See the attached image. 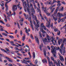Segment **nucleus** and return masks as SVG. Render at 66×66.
Here are the masks:
<instances>
[{
	"label": "nucleus",
	"mask_w": 66,
	"mask_h": 66,
	"mask_svg": "<svg viewBox=\"0 0 66 66\" xmlns=\"http://www.w3.org/2000/svg\"><path fill=\"white\" fill-rule=\"evenodd\" d=\"M57 61L58 62V65H57V66H61V65H60V64L61 63V61H60V60L59 59H58L57 60Z\"/></svg>",
	"instance_id": "obj_17"
},
{
	"label": "nucleus",
	"mask_w": 66,
	"mask_h": 66,
	"mask_svg": "<svg viewBox=\"0 0 66 66\" xmlns=\"http://www.w3.org/2000/svg\"><path fill=\"white\" fill-rule=\"evenodd\" d=\"M64 45V40L62 42L61 44V49H60L59 47H57L58 50L60 51V53H61V54H62L63 55H65V52H66L65 47H63Z\"/></svg>",
	"instance_id": "obj_2"
},
{
	"label": "nucleus",
	"mask_w": 66,
	"mask_h": 66,
	"mask_svg": "<svg viewBox=\"0 0 66 66\" xmlns=\"http://www.w3.org/2000/svg\"><path fill=\"white\" fill-rule=\"evenodd\" d=\"M30 36L31 37V38H32V39H34V38H33V36L32 35V34H31L30 35Z\"/></svg>",
	"instance_id": "obj_45"
},
{
	"label": "nucleus",
	"mask_w": 66,
	"mask_h": 66,
	"mask_svg": "<svg viewBox=\"0 0 66 66\" xmlns=\"http://www.w3.org/2000/svg\"><path fill=\"white\" fill-rule=\"evenodd\" d=\"M43 42L45 45L46 44V43L48 42V41L47 40V39L46 38H45L43 40Z\"/></svg>",
	"instance_id": "obj_15"
},
{
	"label": "nucleus",
	"mask_w": 66,
	"mask_h": 66,
	"mask_svg": "<svg viewBox=\"0 0 66 66\" xmlns=\"http://www.w3.org/2000/svg\"><path fill=\"white\" fill-rule=\"evenodd\" d=\"M54 62V64H56V65L57 66V65H58L59 64H58V63L57 62V61L55 60H54L53 61Z\"/></svg>",
	"instance_id": "obj_28"
},
{
	"label": "nucleus",
	"mask_w": 66,
	"mask_h": 66,
	"mask_svg": "<svg viewBox=\"0 0 66 66\" xmlns=\"http://www.w3.org/2000/svg\"><path fill=\"white\" fill-rule=\"evenodd\" d=\"M57 34L58 35H60V31L59 30L58 31V32L57 33Z\"/></svg>",
	"instance_id": "obj_58"
},
{
	"label": "nucleus",
	"mask_w": 66,
	"mask_h": 66,
	"mask_svg": "<svg viewBox=\"0 0 66 66\" xmlns=\"http://www.w3.org/2000/svg\"><path fill=\"white\" fill-rule=\"evenodd\" d=\"M42 8L44 12L47 14V16H49L50 14H49V12L47 11V10H46V7L44 8V7H42Z\"/></svg>",
	"instance_id": "obj_7"
},
{
	"label": "nucleus",
	"mask_w": 66,
	"mask_h": 66,
	"mask_svg": "<svg viewBox=\"0 0 66 66\" xmlns=\"http://www.w3.org/2000/svg\"><path fill=\"white\" fill-rule=\"evenodd\" d=\"M51 47L52 49H51V51L52 53H56V50H58V49H57V48L56 47H54L53 46H51Z\"/></svg>",
	"instance_id": "obj_4"
},
{
	"label": "nucleus",
	"mask_w": 66,
	"mask_h": 66,
	"mask_svg": "<svg viewBox=\"0 0 66 66\" xmlns=\"http://www.w3.org/2000/svg\"><path fill=\"white\" fill-rule=\"evenodd\" d=\"M39 13H40L39 15L40 16L41 19H42V20H44V17H43V16L42 15V14H40L41 13V11H40V12H39Z\"/></svg>",
	"instance_id": "obj_29"
},
{
	"label": "nucleus",
	"mask_w": 66,
	"mask_h": 66,
	"mask_svg": "<svg viewBox=\"0 0 66 66\" xmlns=\"http://www.w3.org/2000/svg\"><path fill=\"white\" fill-rule=\"evenodd\" d=\"M56 53H53V54L54 56V57H55V58H56V57H57V56H56Z\"/></svg>",
	"instance_id": "obj_31"
},
{
	"label": "nucleus",
	"mask_w": 66,
	"mask_h": 66,
	"mask_svg": "<svg viewBox=\"0 0 66 66\" xmlns=\"http://www.w3.org/2000/svg\"><path fill=\"white\" fill-rule=\"evenodd\" d=\"M56 6V4H54V5L53 6H52V4L51 6L50 7L51 8V10L52 9V8L55 7Z\"/></svg>",
	"instance_id": "obj_25"
},
{
	"label": "nucleus",
	"mask_w": 66,
	"mask_h": 66,
	"mask_svg": "<svg viewBox=\"0 0 66 66\" xmlns=\"http://www.w3.org/2000/svg\"><path fill=\"white\" fill-rule=\"evenodd\" d=\"M53 29H54V31L55 32H57V30H58L57 29L55 28V26H54Z\"/></svg>",
	"instance_id": "obj_21"
},
{
	"label": "nucleus",
	"mask_w": 66,
	"mask_h": 66,
	"mask_svg": "<svg viewBox=\"0 0 66 66\" xmlns=\"http://www.w3.org/2000/svg\"><path fill=\"white\" fill-rule=\"evenodd\" d=\"M45 18L46 19V21L48 22V24L47 23V25H46V26L47 27L49 28V27H50V22L49 21H48V20L47 17Z\"/></svg>",
	"instance_id": "obj_11"
},
{
	"label": "nucleus",
	"mask_w": 66,
	"mask_h": 66,
	"mask_svg": "<svg viewBox=\"0 0 66 66\" xmlns=\"http://www.w3.org/2000/svg\"><path fill=\"white\" fill-rule=\"evenodd\" d=\"M20 5V3H19L17 5H15L13 6L12 7V10L13 11H17V7H18V8H19L20 10L22 9V7H20V6H19Z\"/></svg>",
	"instance_id": "obj_3"
},
{
	"label": "nucleus",
	"mask_w": 66,
	"mask_h": 66,
	"mask_svg": "<svg viewBox=\"0 0 66 66\" xmlns=\"http://www.w3.org/2000/svg\"><path fill=\"white\" fill-rule=\"evenodd\" d=\"M42 28H43L45 30H46V26H44Z\"/></svg>",
	"instance_id": "obj_54"
},
{
	"label": "nucleus",
	"mask_w": 66,
	"mask_h": 66,
	"mask_svg": "<svg viewBox=\"0 0 66 66\" xmlns=\"http://www.w3.org/2000/svg\"><path fill=\"white\" fill-rule=\"evenodd\" d=\"M33 57H34V59L35 58V52H34L33 53Z\"/></svg>",
	"instance_id": "obj_48"
},
{
	"label": "nucleus",
	"mask_w": 66,
	"mask_h": 66,
	"mask_svg": "<svg viewBox=\"0 0 66 66\" xmlns=\"http://www.w3.org/2000/svg\"><path fill=\"white\" fill-rule=\"evenodd\" d=\"M20 20H19V21L20 22V25L21 26H22L23 25V23H22V22H21V21H22V22L23 21V18H22Z\"/></svg>",
	"instance_id": "obj_12"
},
{
	"label": "nucleus",
	"mask_w": 66,
	"mask_h": 66,
	"mask_svg": "<svg viewBox=\"0 0 66 66\" xmlns=\"http://www.w3.org/2000/svg\"><path fill=\"white\" fill-rule=\"evenodd\" d=\"M65 19H66L65 18H64L61 19V22H64L65 21Z\"/></svg>",
	"instance_id": "obj_34"
},
{
	"label": "nucleus",
	"mask_w": 66,
	"mask_h": 66,
	"mask_svg": "<svg viewBox=\"0 0 66 66\" xmlns=\"http://www.w3.org/2000/svg\"><path fill=\"white\" fill-rule=\"evenodd\" d=\"M61 4L60 3H58V4H57V6H59L60 7V6H61Z\"/></svg>",
	"instance_id": "obj_56"
},
{
	"label": "nucleus",
	"mask_w": 66,
	"mask_h": 66,
	"mask_svg": "<svg viewBox=\"0 0 66 66\" xmlns=\"http://www.w3.org/2000/svg\"><path fill=\"white\" fill-rule=\"evenodd\" d=\"M35 37L36 42H37L38 44V43H39V40H38V38L35 36Z\"/></svg>",
	"instance_id": "obj_16"
},
{
	"label": "nucleus",
	"mask_w": 66,
	"mask_h": 66,
	"mask_svg": "<svg viewBox=\"0 0 66 66\" xmlns=\"http://www.w3.org/2000/svg\"><path fill=\"white\" fill-rule=\"evenodd\" d=\"M0 22H1V23H2V24H5V23H4V22H3V21H2L1 20L0 21Z\"/></svg>",
	"instance_id": "obj_43"
},
{
	"label": "nucleus",
	"mask_w": 66,
	"mask_h": 66,
	"mask_svg": "<svg viewBox=\"0 0 66 66\" xmlns=\"http://www.w3.org/2000/svg\"><path fill=\"white\" fill-rule=\"evenodd\" d=\"M47 58L48 60V65L49 66V65H50V58L49 57H48V56H47Z\"/></svg>",
	"instance_id": "obj_26"
},
{
	"label": "nucleus",
	"mask_w": 66,
	"mask_h": 66,
	"mask_svg": "<svg viewBox=\"0 0 66 66\" xmlns=\"http://www.w3.org/2000/svg\"><path fill=\"white\" fill-rule=\"evenodd\" d=\"M44 51V55L45 56V57H46L47 56L46 55L47 52H46V51Z\"/></svg>",
	"instance_id": "obj_33"
},
{
	"label": "nucleus",
	"mask_w": 66,
	"mask_h": 66,
	"mask_svg": "<svg viewBox=\"0 0 66 66\" xmlns=\"http://www.w3.org/2000/svg\"><path fill=\"white\" fill-rule=\"evenodd\" d=\"M39 35L41 38H42V34H41V33L40 32H39Z\"/></svg>",
	"instance_id": "obj_50"
},
{
	"label": "nucleus",
	"mask_w": 66,
	"mask_h": 66,
	"mask_svg": "<svg viewBox=\"0 0 66 66\" xmlns=\"http://www.w3.org/2000/svg\"><path fill=\"white\" fill-rule=\"evenodd\" d=\"M26 61L27 62V63H31V61L30 60H26Z\"/></svg>",
	"instance_id": "obj_63"
},
{
	"label": "nucleus",
	"mask_w": 66,
	"mask_h": 66,
	"mask_svg": "<svg viewBox=\"0 0 66 66\" xmlns=\"http://www.w3.org/2000/svg\"><path fill=\"white\" fill-rule=\"evenodd\" d=\"M44 26V23H41V26H40V27L41 28H43Z\"/></svg>",
	"instance_id": "obj_42"
},
{
	"label": "nucleus",
	"mask_w": 66,
	"mask_h": 66,
	"mask_svg": "<svg viewBox=\"0 0 66 66\" xmlns=\"http://www.w3.org/2000/svg\"><path fill=\"white\" fill-rule=\"evenodd\" d=\"M52 39H51V40L52 42H53V40H54V38H53L52 37Z\"/></svg>",
	"instance_id": "obj_59"
},
{
	"label": "nucleus",
	"mask_w": 66,
	"mask_h": 66,
	"mask_svg": "<svg viewBox=\"0 0 66 66\" xmlns=\"http://www.w3.org/2000/svg\"><path fill=\"white\" fill-rule=\"evenodd\" d=\"M48 5L50 4V2L47 1V2L45 3V4H46V5H48Z\"/></svg>",
	"instance_id": "obj_38"
},
{
	"label": "nucleus",
	"mask_w": 66,
	"mask_h": 66,
	"mask_svg": "<svg viewBox=\"0 0 66 66\" xmlns=\"http://www.w3.org/2000/svg\"><path fill=\"white\" fill-rule=\"evenodd\" d=\"M46 37L48 42H49L50 41V37L49 36L48 34L46 35Z\"/></svg>",
	"instance_id": "obj_23"
},
{
	"label": "nucleus",
	"mask_w": 66,
	"mask_h": 66,
	"mask_svg": "<svg viewBox=\"0 0 66 66\" xmlns=\"http://www.w3.org/2000/svg\"><path fill=\"white\" fill-rule=\"evenodd\" d=\"M65 26H63L62 27H61L60 29L61 30H62L63 29H64V28H65Z\"/></svg>",
	"instance_id": "obj_51"
},
{
	"label": "nucleus",
	"mask_w": 66,
	"mask_h": 66,
	"mask_svg": "<svg viewBox=\"0 0 66 66\" xmlns=\"http://www.w3.org/2000/svg\"><path fill=\"white\" fill-rule=\"evenodd\" d=\"M8 36L11 38H14V37L12 36L9 35Z\"/></svg>",
	"instance_id": "obj_44"
},
{
	"label": "nucleus",
	"mask_w": 66,
	"mask_h": 66,
	"mask_svg": "<svg viewBox=\"0 0 66 66\" xmlns=\"http://www.w3.org/2000/svg\"><path fill=\"white\" fill-rule=\"evenodd\" d=\"M62 39H58V43L59 45L61 44V42H62Z\"/></svg>",
	"instance_id": "obj_19"
},
{
	"label": "nucleus",
	"mask_w": 66,
	"mask_h": 66,
	"mask_svg": "<svg viewBox=\"0 0 66 66\" xmlns=\"http://www.w3.org/2000/svg\"><path fill=\"white\" fill-rule=\"evenodd\" d=\"M5 58L9 62H10V63H13V59H12L8 57H6Z\"/></svg>",
	"instance_id": "obj_10"
},
{
	"label": "nucleus",
	"mask_w": 66,
	"mask_h": 66,
	"mask_svg": "<svg viewBox=\"0 0 66 66\" xmlns=\"http://www.w3.org/2000/svg\"><path fill=\"white\" fill-rule=\"evenodd\" d=\"M5 7L6 9V10H8V6L7 5L5 4Z\"/></svg>",
	"instance_id": "obj_41"
},
{
	"label": "nucleus",
	"mask_w": 66,
	"mask_h": 66,
	"mask_svg": "<svg viewBox=\"0 0 66 66\" xmlns=\"http://www.w3.org/2000/svg\"><path fill=\"white\" fill-rule=\"evenodd\" d=\"M28 20L29 21H31V17H30L28 19Z\"/></svg>",
	"instance_id": "obj_62"
},
{
	"label": "nucleus",
	"mask_w": 66,
	"mask_h": 66,
	"mask_svg": "<svg viewBox=\"0 0 66 66\" xmlns=\"http://www.w3.org/2000/svg\"><path fill=\"white\" fill-rule=\"evenodd\" d=\"M39 49L41 51H42V46H41V45H39Z\"/></svg>",
	"instance_id": "obj_46"
},
{
	"label": "nucleus",
	"mask_w": 66,
	"mask_h": 66,
	"mask_svg": "<svg viewBox=\"0 0 66 66\" xmlns=\"http://www.w3.org/2000/svg\"><path fill=\"white\" fill-rule=\"evenodd\" d=\"M31 11L32 13L31 16L32 18L33 19H35L37 23L38 24H37L36 23V22H35V21H34V23L36 27H39V24H38L39 22L38 20H37V18H36V16H34V15L33 14H35V11H34V9L33 8H32L31 10Z\"/></svg>",
	"instance_id": "obj_1"
},
{
	"label": "nucleus",
	"mask_w": 66,
	"mask_h": 66,
	"mask_svg": "<svg viewBox=\"0 0 66 66\" xmlns=\"http://www.w3.org/2000/svg\"><path fill=\"white\" fill-rule=\"evenodd\" d=\"M35 3H37V5L38 7H37L36 9L37 11H38V12H39V13H40V5H39V3L38 2V1L36 0L35 1Z\"/></svg>",
	"instance_id": "obj_5"
},
{
	"label": "nucleus",
	"mask_w": 66,
	"mask_h": 66,
	"mask_svg": "<svg viewBox=\"0 0 66 66\" xmlns=\"http://www.w3.org/2000/svg\"><path fill=\"white\" fill-rule=\"evenodd\" d=\"M1 50V51L3 52H6V53H7V52L4 49H3L2 48H0Z\"/></svg>",
	"instance_id": "obj_22"
},
{
	"label": "nucleus",
	"mask_w": 66,
	"mask_h": 66,
	"mask_svg": "<svg viewBox=\"0 0 66 66\" xmlns=\"http://www.w3.org/2000/svg\"><path fill=\"white\" fill-rule=\"evenodd\" d=\"M25 39L26 37H23L22 38V41H23V42H24Z\"/></svg>",
	"instance_id": "obj_35"
},
{
	"label": "nucleus",
	"mask_w": 66,
	"mask_h": 66,
	"mask_svg": "<svg viewBox=\"0 0 66 66\" xmlns=\"http://www.w3.org/2000/svg\"><path fill=\"white\" fill-rule=\"evenodd\" d=\"M56 53H53V54L54 56V57H55V58H56V57H57V56H56Z\"/></svg>",
	"instance_id": "obj_32"
},
{
	"label": "nucleus",
	"mask_w": 66,
	"mask_h": 66,
	"mask_svg": "<svg viewBox=\"0 0 66 66\" xmlns=\"http://www.w3.org/2000/svg\"><path fill=\"white\" fill-rule=\"evenodd\" d=\"M37 62H38V61L36 59L35 60V64H37Z\"/></svg>",
	"instance_id": "obj_52"
},
{
	"label": "nucleus",
	"mask_w": 66,
	"mask_h": 66,
	"mask_svg": "<svg viewBox=\"0 0 66 66\" xmlns=\"http://www.w3.org/2000/svg\"><path fill=\"white\" fill-rule=\"evenodd\" d=\"M26 60H23V61L22 60H21V62L22 63H24V62Z\"/></svg>",
	"instance_id": "obj_53"
},
{
	"label": "nucleus",
	"mask_w": 66,
	"mask_h": 66,
	"mask_svg": "<svg viewBox=\"0 0 66 66\" xmlns=\"http://www.w3.org/2000/svg\"><path fill=\"white\" fill-rule=\"evenodd\" d=\"M40 31H41L42 33H46V32L45 31L43 30V28H40Z\"/></svg>",
	"instance_id": "obj_24"
},
{
	"label": "nucleus",
	"mask_w": 66,
	"mask_h": 66,
	"mask_svg": "<svg viewBox=\"0 0 66 66\" xmlns=\"http://www.w3.org/2000/svg\"><path fill=\"white\" fill-rule=\"evenodd\" d=\"M27 12L29 13V15H30V13L31 12H30V9H29V8L27 7Z\"/></svg>",
	"instance_id": "obj_27"
},
{
	"label": "nucleus",
	"mask_w": 66,
	"mask_h": 66,
	"mask_svg": "<svg viewBox=\"0 0 66 66\" xmlns=\"http://www.w3.org/2000/svg\"><path fill=\"white\" fill-rule=\"evenodd\" d=\"M20 35H21V36H22V31L21 30V31H20Z\"/></svg>",
	"instance_id": "obj_57"
},
{
	"label": "nucleus",
	"mask_w": 66,
	"mask_h": 66,
	"mask_svg": "<svg viewBox=\"0 0 66 66\" xmlns=\"http://www.w3.org/2000/svg\"><path fill=\"white\" fill-rule=\"evenodd\" d=\"M58 11H57V10H55V11L54 12V13L52 15V16L53 18V15H54V17H54L55 16V14H56V13H57V12Z\"/></svg>",
	"instance_id": "obj_30"
},
{
	"label": "nucleus",
	"mask_w": 66,
	"mask_h": 66,
	"mask_svg": "<svg viewBox=\"0 0 66 66\" xmlns=\"http://www.w3.org/2000/svg\"><path fill=\"white\" fill-rule=\"evenodd\" d=\"M24 51V49L23 48H21V49H19L18 50V51Z\"/></svg>",
	"instance_id": "obj_39"
},
{
	"label": "nucleus",
	"mask_w": 66,
	"mask_h": 66,
	"mask_svg": "<svg viewBox=\"0 0 66 66\" xmlns=\"http://www.w3.org/2000/svg\"><path fill=\"white\" fill-rule=\"evenodd\" d=\"M61 3L62 4H64V5H65L66 4V3L64 2H61Z\"/></svg>",
	"instance_id": "obj_60"
},
{
	"label": "nucleus",
	"mask_w": 66,
	"mask_h": 66,
	"mask_svg": "<svg viewBox=\"0 0 66 66\" xmlns=\"http://www.w3.org/2000/svg\"><path fill=\"white\" fill-rule=\"evenodd\" d=\"M28 54L29 56V57L31 58V57H32V56H31V54H30V52H29V53H28Z\"/></svg>",
	"instance_id": "obj_49"
},
{
	"label": "nucleus",
	"mask_w": 66,
	"mask_h": 66,
	"mask_svg": "<svg viewBox=\"0 0 66 66\" xmlns=\"http://www.w3.org/2000/svg\"><path fill=\"white\" fill-rule=\"evenodd\" d=\"M55 2H56V0H53V1L52 4H54V3Z\"/></svg>",
	"instance_id": "obj_61"
},
{
	"label": "nucleus",
	"mask_w": 66,
	"mask_h": 66,
	"mask_svg": "<svg viewBox=\"0 0 66 66\" xmlns=\"http://www.w3.org/2000/svg\"><path fill=\"white\" fill-rule=\"evenodd\" d=\"M58 15L59 16H60H60L61 17H63L64 16L63 14H60V12L58 13Z\"/></svg>",
	"instance_id": "obj_18"
},
{
	"label": "nucleus",
	"mask_w": 66,
	"mask_h": 66,
	"mask_svg": "<svg viewBox=\"0 0 66 66\" xmlns=\"http://www.w3.org/2000/svg\"><path fill=\"white\" fill-rule=\"evenodd\" d=\"M43 62V63H47V59H44L42 60Z\"/></svg>",
	"instance_id": "obj_20"
},
{
	"label": "nucleus",
	"mask_w": 66,
	"mask_h": 66,
	"mask_svg": "<svg viewBox=\"0 0 66 66\" xmlns=\"http://www.w3.org/2000/svg\"><path fill=\"white\" fill-rule=\"evenodd\" d=\"M23 15H24V17H25V18H26V19H27V18H28V17H29V16L27 14V15H26V13H23Z\"/></svg>",
	"instance_id": "obj_14"
},
{
	"label": "nucleus",
	"mask_w": 66,
	"mask_h": 66,
	"mask_svg": "<svg viewBox=\"0 0 66 66\" xmlns=\"http://www.w3.org/2000/svg\"><path fill=\"white\" fill-rule=\"evenodd\" d=\"M50 66H53V63H52V61H51V62H50Z\"/></svg>",
	"instance_id": "obj_47"
},
{
	"label": "nucleus",
	"mask_w": 66,
	"mask_h": 66,
	"mask_svg": "<svg viewBox=\"0 0 66 66\" xmlns=\"http://www.w3.org/2000/svg\"><path fill=\"white\" fill-rule=\"evenodd\" d=\"M24 29H25V32L27 34V35L28 36H30V34H29V33L28 32V29H27V28L26 27L24 28Z\"/></svg>",
	"instance_id": "obj_13"
},
{
	"label": "nucleus",
	"mask_w": 66,
	"mask_h": 66,
	"mask_svg": "<svg viewBox=\"0 0 66 66\" xmlns=\"http://www.w3.org/2000/svg\"><path fill=\"white\" fill-rule=\"evenodd\" d=\"M17 54L19 56H22V54H20V53H17Z\"/></svg>",
	"instance_id": "obj_55"
},
{
	"label": "nucleus",
	"mask_w": 66,
	"mask_h": 66,
	"mask_svg": "<svg viewBox=\"0 0 66 66\" xmlns=\"http://www.w3.org/2000/svg\"><path fill=\"white\" fill-rule=\"evenodd\" d=\"M63 15L64 16V18L66 19V12H64L63 13Z\"/></svg>",
	"instance_id": "obj_40"
},
{
	"label": "nucleus",
	"mask_w": 66,
	"mask_h": 66,
	"mask_svg": "<svg viewBox=\"0 0 66 66\" xmlns=\"http://www.w3.org/2000/svg\"><path fill=\"white\" fill-rule=\"evenodd\" d=\"M31 58H30V57H26L24 58V59L25 60H31Z\"/></svg>",
	"instance_id": "obj_36"
},
{
	"label": "nucleus",
	"mask_w": 66,
	"mask_h": 66,
	"mask_svg": "<svg viewBox=\"0 0 66 66\" xmlns=\"http://www.w3.org/2000/svg\"><path fill=\"white\" fill-rule=\"evenodd\" d=\"M59 56H60L59 57L61 61L62 62H63V61H64V58H63V57L60 54H59Z\"/></svg>",
	"instance_id": "obj_9"
},
{
	"label": "nucleus",
	"mask_w": 66,
	"mask_h": 66,
	"mask_svg": "<svg viewBox=\"0 0 66 66\" xmlns=\"http://www.w3.org/2000/svg\"><path fill=\"white\" fill-rule=\"evenodd\" d=\"M8 66H13V65L12 64H11V63H10L8 65Z\"/></svg>",
	"instance_id": "obj_64"
},
{
	"label": "nucleus",
	"mask_w": 66,
	"mask_h": 66,
	"mask_svg": "<svg viewBox=\"0 0 66 66\" xmlns=\"http://www.w3.org/2000/svg\"><path fill=\"white\" fill-rule=\"evenodd\" d=\"M21 1L22 2L23 4V5L24 6V10L25 11V12H27V10H26V7L24 6V4L26 6V7H27V4L26 3V2L24 0H21Z\"/></svg>",
	"instance_id": "obj_6"
},
{
	"label": "nucleus",
	"mask_w": 66,
	"mask_h": 66,
	"mask_svg": "<svg viewBox=\"0 0 66 66\" xmlns=\"http://www.w3.org/2000/svg\"><path fill=\"white\" fill-rule=\"evenodd\" d=\"M55 8H54L52 10H51V13H53V11H54V10H55Z\"/></svg>",
	"instance_id": "obj_37"
},
{
	"label": "nucleus",
	"mask_w": 66,
	"mask_h": 66,
	"mask_svg": "<svg viewBox=\"0 0 66 66\" xmlns=\"http://www.w3.org/2000/svg\"><path fill=\"white\" fill-rule=\"evenodd\" d=\"M53 19H54V21H55V24H57V22H56V20H57V19H58V18H57V17L56 16V17L55 18V17H54V15H53Z\"/></svg>",
	"instance_id": "obj_8"
}]
</instances>
